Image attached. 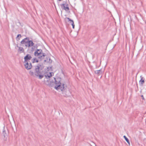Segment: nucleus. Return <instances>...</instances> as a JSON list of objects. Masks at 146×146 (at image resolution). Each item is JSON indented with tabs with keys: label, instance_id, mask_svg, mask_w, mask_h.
I'll return each mask as SVG.
<instances>
[{
	"label": "nucleus",
	"instance_id": "nucleus-1",
	"mask_svg": "<svg viewBox=\"0 0 146 146\" xmlns=\"http://www.w3.org/2000/svg\"><path fill=\"white\" fill-rule=\"evenodd\" d=\"M54 88L57 90H60L61 91L65 89L64 84L61 82V78H54Z\"/></svg>",
	"mask_w": 146,
	"mask_h": 146
},
{
	"label": "nucleus",
	"instance_id": "nucleus-2",
	"mask_svg": "<svg viewBox=\"0 0 146 146\" xmlns=\"http://www.w3.org/2000/svg\"><path fill=\"white\" fill-rule=\"evenodd\" d=\"M41 49H37L34 52V55L36 56H38V58L41 60L44 58L46 55L44 53H43Z\"/></svg>",
	"mask_w": 146,
	"mask_h": 146
},
{
	"label": "nucleus",
	"instance_id": "nucleus-3",
	"mask_svg": "<svg viewBox=\"0 0 146 146\" xmlns=\"http://www.w3.org/2000/svg\"><path fill=\"white\" fill-rule=\"evenodd\" d=\"M40 66V65L38 64V65L35 66L34 73L35 75L36 76H38L39 74H40V73L39 71V69Z\"/></svg>",
	"mask_w": 146,
	"mask_h": 146
},
{
	"label": "nucleus",
	"instance_id": "nucleus-4",
	"mask_svg": "<svg viewBox=\"0 0 146 146\" xmlns=\"http://www.w3.org/2000/svg\"><path fill=\"white\" fill-rule=\"evenodd\" d=\"M25 63L24 66L25 68L27 70H29L31 69L32 67V65L31 62L29 63L28 62H24Z\"/></svg>",
	"mask_w": 146,
	"mask_h": 146
},
{
	"label": "nucleus",
	"instance_id": "nucleus-5",
	"mask_svg": "<svg viewBox=\"0 0 146 146\" xmlns=\"http://www.w3.org/2000/svg\"><path fill=\"white\" fill-rule=\"evenodd\" d=\"M32 58V57L30 54H27L24 57V59L25 60L24 62H28V61L30 60Z\"/></svg>",
	"mask_w": 146,
	"mask_h": 146
},
{
	"label": "nucleus",
	"instance_id": "nucleus-6",
	"mask_svg": "<svg viewBox=\"0 0 146 146\" xmlns=\"http://www.w3.org/2000/svg\"><path fill=\"white\" fill-rule=\"evenodd\" d=\"M34 44L32 41L29 40H28L27 44H25V45L27 47H30L31 46H33Z\"/></svg>",
	"mask_w": 146,
	"mask_h": 146
},
{
	"label": "nucleus",
	"instance_id": "nucleus-7",
	"mask_svg": "<svg viewBox=\"0 0 146 146\" xmlns=\"http://www.w3.org/2000/svg\"><path fill=\"white\" fill-rule=\"evenodd\" d=\"M63 9L66 11H68L69 10L68 5L67 4H62Z\"/></svg>",
	"mask_w": 146,
	"mask_h": 146
},
{
	"label": "nucleus",
	"instance_id": "nucleus-8",
	"mask_svg": "<svg viewBox=\"0 0 146 146\" xmlns=\"http://www.w3.org/2000/svg\"><path fill=\"white\" fill-rule=\"evenodd\" d=\"M29 38L27 37L23 39L21 42V44H27L28 40H29Z\"/></svg>",
	"mask_w": 146,
	"mask_h": 146
},
{
	"label": "nucleus",
	"instance_id": "nucleus-9",
	"mask_svg": "<svg viewBox=\"0 0 146 146\" xmlns=\"http://www.w3.org/2000/svg\"><path fill=\"white\" fill-rule=\"evenodd\" d=\"M66 19H68V21H69L70 23L71 24L72 26V28L73 29H74V22L70 18L68 17H67Z\"/></svg>",
	"mask_w": 146,
	"mask_h": 146
},
{
	"label": "nucleus",
	"instance_id": "nucleus-10",
	"mask_svg": "<svg viewBox=\"0 0 146 146\" xmlns=\"http://www.w3.org/2000/svg\"><path fill=\"white\" fill-rule=\"evenodd\" d=\"M123 137L125 139V140L127 142V143L129 144V145H130V142H129V140L126 137L125 135H124L123 136Z\"/></svg>",
	"mask_w": 146,
	"mask_h": 146
},
{
	"label": "nucleus",
	"instance_id": "nucleus-11",
	"mask_svg": "<svg viewBox=\"0 0 146 146\" xmlns=\"http://www.w3.org/2000/svg\"><path fill=\"white\" fill-rule=\"evenodd\" d=\"M95 73L97 74H100L102 73V70L100 69L98 70H97L95 71Z\"/></svg>",
	"mask_w": 146,
	"mask_h": 146
},
{
	"label": "nucleus",
	"instance_id": "nucleus-12",
	"mask_svg": "<svg viewBox=\"0 0 146 146\" xmlns=\"http://www.w3.org/2000/svg\"><path fill=\"white\" fill-rule=\"evenodd\" d=\"M18 51H20L21 52H23L24 51V50L23 48L21 47H19Z\"/></svg>",
	"mask_w": 146,
	"mask_h": 146
},
{
	"label": "nucleus",
	"instance_id": "nucleus-13",
	"mask_svg": "<svg viewBox=\"0 0 146 146\" xmlns=\"http://www.w3.org/2000/svg\"><path fill=\"white\" fill-rule=\"evenodd\" d=\"M38 62V61L36 59V58H33L32 60L33 63H35V62Z\"/></svg>",
	"mask_w": 146,
	"mask_h": 146
},
{
	"label": "nucleus",
	"instance_id": "nucleus-14",
	"mask_svg": "<svg viewBox=\"0 0 146 146\" xmlns=\"http://www.w3.org/2000/svg\"><path fill=\"white\" fill-rule=\"evenodd\" d=\"M21 37V34H18L16 37V39L17 40H19L20 39V38Z\"/></svg>",
	"mask_w": 146,
	"mask_h": 146
},
{
	"label": "nucleus",
	"instance_id": "nucleus-15",
	"mask_svg": "<svg viewBox=\"0 0 146 146\" xmlns=\"http://www.w3.org/2000/svg\"><path fill=\"white\" fill-rule=\"evenodd\" d=\"M143 78H141V79L139 81V83L143 85L144 82V80H142Z\"/></svg>",
	"mask_w": 146,
	"mask_h": 146
},
{
	"label": "nucleus",
	"instance_id": "nucleus-16",
	"mask_svg": "<svg viewBox=\"0 0 146 146\" xmlns=\"http://www.w3.org/2000/svg\"><path fill=\"white\" fill-rule=\"evenodd\" d=\"M29 74L31 75L32 76H34L35 75L34 72V73L31 70L29 71Z\"/></svg>",
	"mask_w": 146,
	"mask_h": 146
},
{
	"label": "nucleus",
	"instance_id": "nucleus-17",
	"mask_svg": "<svg viewBox=\"0 0 146 146\" xmlns=\"http://www.w3.org/2000/svg\"><path fill=\"white\" fill-rule=\"evenodd\" d=\"M3 134L5 137H6L7 136V135L6 133V131L5 130L3 131Z\"/></svg>",
	"mask_w": 146,
	"mask_h": 146
},
{
	"label": "nucleus",
	"instance_id": "nucleus-18",
	"mask_svg": "<svg viewBox=\"0 0 146 146\" xmlns=\"http://www.w3.org/2000/svg\"><path fill=\"white\" fill-rule=\"evenodd\" d=\"M39 77V78L40 79H42L43 77V75H40V74H39V76H38Z\"/></svg>",
	"mask_w": 146,
	"mask_h": 146
},
{
	"label": "nucleus",
	"instance_id": "nucleus-19",
	"mask_svg": "<svg viewBox=\"0 0 146 146\" xmlns=\"http://www.w3.org/2000/svg\"><path fill=\"white\" fill-rule=\"evenodd\" d=\"M48 77L49 78L50 77L52 76L51 73H50L49 75L48 74Z\"/></svg>",
	"mask_w": 146,
	"mask_h": 146
}]
</instances>
